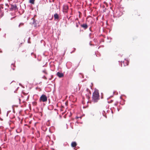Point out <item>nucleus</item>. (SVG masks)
<instances>
[{"instance_id":"obj_1","label":"nucleus","mask_w":150,"mask_h":150,"mask_svg":"<svg viewBox=\"0 0 150 150\" xmlns=\"http://www.w3.org/2000/svg\"><path fill=\"white\" fill-rule=\"evenodd\" d=\"M5 5L9 8V9L7 8H5V10H7L8 11H14L15 12H17L18 11V8L16 4H10L8 5V4H6Z\"/></svg>"},{"instance_id":"obj_2","label":"nucleus","mask_w":150,"mask_h":150,"mask_svg":"<svg viewBox=\"0 0 150 150\" xmlns=\"http://www.w3.org/2000/svg\"><path fill=\"white\" fill-rule=\"evenodd\" d=\"M100 99V96L98 91H95L93 93L92 101L95 103L97 102Z\"/></svg>"},{"instance_id":"obj_3","label":"nucleus","mask_w":150,"mask_h":150,"mask_svg":"<svg viewBox=\"0 0 150 150\" xmlns=\"http://www.w3.org/2000/svg\"><path fill=\"white\" fill-rule=\"evenodd\" d=\"M47 96L44 94L41 95L39 99L40 102H45L47 101Z\"/></svg>"},{"instance_id":"obj_4","label":"nucleus","mask_w":150,"mask_h":150,"mask_svg":"<svg viewBox=\"0 0 150 150\" xmlns=\"http://www.w3.org/2000/svg\"><path fill=\"white\" fill-rule=\"evenodd\" d=\"M63 12L67 13L69 8L68 6L67 5H64L63 6Z\"/></svg>"},{"instance_id":"obj_5","label":"nucleus","mask_w":150,"mask_h":150,"mask_svg":"<svg viewBox=\"0 0 150 150\" xmlns=\"http://www.w3.org/2000/svg\"><path fill=\"white\" fill-rule=\"evenodd\" d=\"M85 92L86 96H89L91 94L90 90L88 88H86Z\"/></svg>"},{"instance_id":"obj_6","label":"nucleus","mask_w":150,"mask_h":150,"mask_svg":"<svg viewBox=\"0 0 150 150\" xmlns=\"http://www.w3.org/2000/svg\"><path fill=\"white\" fill-rule=\"evenodd\" d=\"M77 145V143L75 142H73L71 143V146L73 148L75 147Z\"/></svg>"},{"instance_id":"obj_7","label":"nucleus","mask_w":150,"mask_h":150,"mask_svg":"<svg viewBox=\"0 0 150 150\" xmlns=\"http://www.w3.org/2000/svg\"><path fill=\"white\" fill-rule=\"evenodd\" d=\"M57 75L59 78H62L63 77L64 74L62 73L58 72L57 73Z\"/></svg>"},{"instance_id":"obj_8","label":"nucleus","mask_w":150,"mask_h":150,"mask_svg":"<svg viewBox=\"0 0 150 150\" xmlns=\"http://www.w3.org/2000/svg\"><path fill=\"white\" fill-rule=\"evenodd\" d=\"M81 26L85 29H87L88 27V26L86 24H81Z\"/></svg>"},{"instance_id":"obj_9","label":"nucleus","mask_w":150,"mask_h":150,"mask_svg":"<svg viewBox=\"0 0 150 150\" xmlns=\"http://www.w3.org/2000/svg\"><path fill=\"white\" fill-rule=\"evenodd\" d=\"M54 17L55 20H58L59 19V15L57 13H55L54 15Z\"/></svg>"},{"instance_id":"obj_10","label":"nucleus","mask_w":150,"mask_h":150,"mask_svg":"<svg viewBox=\"0 0 150 150\" xmlns=\"http://www.w3.org/2000/svg\"><path fill=\"white\" fill-rule=\"evenodd\" d=\"M35 0H30V2L33 4H34Z\"/></svg>"},{"instance_id":"obj_11","label":"nucleus","mask_w":150,"mask_h":150,"mask_svg":"<svg viewBox=\"0 0 150 150\" xmlns=\"http://www.w3.org/2000/svg\"><path fill=\"white\" fill-rule=\"evenodd\" d=\"M24 25V23H21L19 25V27H20L21 26H23V25Z\"/></svg>"},{"instance_id":"obj_12","label":"nucleus","mask_w":150,"mask_h":150,"mask_svg":"<svg viewBox=\"0 0 150 150\" xmlns=\"http://www.w3.org/2000/svg\"><path fill=\"white\" fill-rule=\"evenodd\" d=\"M80 24V22L79 21L78 22V23H76V27L78 28L79 27V25Z\"/></svg>"},{"instance_id":"obj_13","label":"nucleus","mask_w":150,"mask_h":150,"mask_svg":"<svg viewBox=\"0 0 150 150\" xmlns=\"http://www.w3.org/2000/svg\"><path fill=\"white\" fill-rule=\"evenodd\" d=\"M65 105H66V106H67V104H68V102H66V103H65Z\"/></svg>"},{"instance_id":"obj_14","label":"nucleus","mask_w":150,"mask_h":150,"mask_svg":"<svg viewBox=\"0 0 150 150\" xmlns=\"http://www.w3.org/2000/svg\"><path fill=\"white\" fill-rule=\"evenodd\" d=\"M125 62L126 63L127 65H128V62H127V61H125Z\"/></svg>"},{"instance_id":"obj_15","label":"nucleus","mask_w":150,"mask_h":150,"mask_svg":"<svg viewBox=\"0 0 150 150\" xmlns=\"http://www.w3.org/2000/svg\"><path fill=\"white\" fill-rule=\"evenodd\" d=\"M78 21V22H79V19L78 18H76V19H75V21Z\"/></svg>"},{"instance_id":"obj_16","label":"nucleus","mask_w":150,"mask_h":150,"mask_svg":"<svg viewBox=\"0 0 150 150\" xmlns=\"http://www.w3.org/2000/svg\"><path fill=\"white\" fill-rule=\"evenodd\" d=\"M43 72H44V73H46V71H43Z\"/></svg>"},{"instance_id":"obj_17","label":"nucleus","mask_w":150,"mask_h":150,"mask_svg":"<svg viewBox=\"0 0 150 150\" xmlns=\"http://www.w3.org/2000/svg\"><path fill=\"white\" fill-rule=\"evenodd\" d=\"M12 65H13L14 67V64H12Z\"/></svg>"},{"instance_id":"obj_18","label":"nucleus","mask_w":150,"mask_h":150,"mask_svg":"<svg viewBox=\"0 0 150 150\" xmlns=\"http://www.w3.org/2000/svg\"><path fill=\"white\" fill-rule=\"evenodd\" d=\"M124 62H123V63L124 64Z\"/></svg>"}]
</instances>
